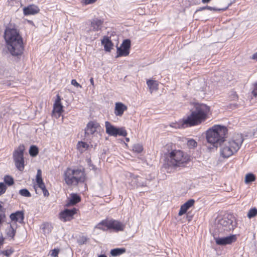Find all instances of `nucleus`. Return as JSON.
I'll use <instances>...</instances> for the list:
<instances>
[{
    "instance_id": "25",
    "label": "nucleus",
    "mask_w": 257,
    "mask_h": 257,
    "mask_svg": "<svg viewBox=\"0 0 257 257\" xmlns=\"http://www.w3.org/2000/svg\"><path fill=\"white\" fill-rule=\"evenodd\" d=\"M125 252V249L124 248H116L111 250L110 253L113 256L119 255Z\"/></svg>"
},
{
    "instance_id": "55",
    "label": "nucleus",
    "mask_w": 257,
    "mask_h": 257,
    "mask_svg": "<svg viewBox=\"0 0 257 257\" xmlns=\"http://www.w3.org/2000/svg\"><path fill=\"white\" fill-rule=\"evenodd\" d=\"M3 243V240L0 239V245Z\"/></svg>"
},
{
    "instance_id": "57",
    "label": "nucleus",
    "mask_w": 257,
    "mask_h": 257,
    "mask_svg": "<svg viewBox=\"0 0 257 257\" xmlns=\"http://www.w3.org/2000/svg\"><path fill=\"white\" fill-rule=\"evenodd\" d=\"M125 141H126V142H128L130 141V139H129V138H125Z\"/></svg>"
},
{
    "instance_id": "5",
    "label": "nucleus",
    "mask_w": 257,
    "mask_h": 257,
    "mask_svg": "<svg viewBox=\"0 0 257 257\" xmlns=\"http://www.w3.org/2000/svg\"><path fill=\"white\" fill-rule=\"evenodd\" d=\"M189 161V157L179 150H174L169 153L168 164L175 168L183 167Z\"/></svg>"
},
{
    "instance_id": "52",
    "label": "nucleus",
    "mask_w": 257,
    "mask_h": 257,
    "mask_svg": "<svg viewBox=\"0 0 257 257\" xmlns=\"http://www.w3.org/2000/svg\"><path fill=\"white\" fill-rule=\"evenodd\" d=\"M90 83L93 86V87L94 88L95 86H94V80H93V78L92 77H91L90 79Z\"/></svg>"
},
{
    "instance_id": "15",
    "label": "nucleus",
    "mask_w": 257,
    "mask_h": 257,
    "mask_svg": "<svg viewBox=\"0 0 257 257\" xmlns=\"http://www.w3.org/2000/svg\"><path fill=\"white\" fill-rule=\"evenodd\" d=\"M127 107L122 102H118L115 104L114 113L116 116H121L124 112L126 110Z\"/></svg>"
},
{
    "instance_id": "45",
    "label": "nucleus",
    "mask_w": 257,
    "mask_h": 257,
    "mask_svg": "<svg viewBox=\"0 0 257 257\" xmlns=\"http://www.w3.org/2000/svg\"><path fill=\"white\" fill-rule=\"evenodd\" d=\"M41 189L42 190L44 196H49V193L48 191L46 188V187H44V188H42Z\"/></svg>"
},
{
    "instance_id": "28",
    "label": "nucleus",
    "mask_w": 257,
    "mask_h": 257,
    "mask_svg": "<svg viewBox=\"0 0 257 257\" xmlns=\"http://www.w3.org/2000/svg\"><path fill=\"white\" fill-rule=\"evenodd\" d=\"M257 215V209L255 207L250 209L247 213V216L248 218H251Z\"/></svg>"
},
{
    "instance_id": "54",
    "label": "nucleus",
    "mask_w": 257,
    "mask_h": 257,
    "mask_svg": "<svg viewBox=\"0 0 257 257\" xmlns=\"http://www.w3.org/2000/svg\"><path fill=\"white\" fill-rule=\"evenodd\" d=\"M257 132V129H256V132H254V133H253V135L254 136L256 137H257V132Z\"/></svg>"
},
{
    "instance_id": "13",
    "label": "nucleus",
    "mask_w": 257,
    "mask_h": 257,
    "mask_svg": "<svg viewBox=\"0 0 257 257\" xmlns=\"http://www.w3.org/2000/svg\"><path fill=\"white\" fill-rule=\"evenodd\" d=\"M76 208L65 209L63 211L60 212L59 214L60 219L64 222L70 221L73 218V215L76 213Z\"/></svg>"
},
{
    "instance_id": "32",
    "label": "nucleus",
    "mask_w": 257,
    "mask_h": 257,
    "mask_svg": "<svg viewBox=\"0 0 257 257\" xmlns=\"http://www.w3.org/2000/svg\"><path fill=\"white\" fill-rule=\"evenodd\" d=\"M255 176L252 174H248L245 176V182L246 183H250L255 180Z\"/></svg>"
},
{
    "instance_id": "11",
    "label": "nucleus",
    "mask_w": 257,
    "mask_h": 257,
    "mask_svg": "<svg viewBox=\"0 0 257 257\" xmlns=\"http://www.w3.org/2000/svg\"><path fill=\"white\" fill-rule=\"evenodd\" d=\"M131 47V41L129 39L124 40L119 47L117 48L116 57L126 56L129 55Z\"/></svg>"
},
{
    "instance_id": "36",
    "label": "nucleus",
    "mask_w": 257,
    "mask_h": 257,
    "mask_svg": "<svg viewBox=\"0 0 257 257\" xmlns=\"http://www.w3.org/2000/svg\"><path fill=\"white\" fill-rule=\"evenodd\" d=\"M19 193L23 196L25 197H30L31 196V193L27 189H23L19 191Z\"/></svg>"
},
{
    "instance_id": "30",
    "label": "nucleus",
    "mask_w": 257,
    "mask_h": 257,
    "mask_svg": "<svg viewBox=\"0 0 257 257\" xmlns=\"http://www.w3.org/2000/svg\"><path fill=\"white\" fill-rule=\"evenodd\" d=\"M133 150L138 153H140L143 150V146L140 144H135L133 147Z\"/></svg>"
},
{
    "instance_id": "1",
    "label": "nucleus",
    "mask_w": 257,
    "mask_h": 257,
    "mask_svg": "<svg viewBox=\"0 0 257 257\" xmlns=\"http://www.w3.org/2000/svg\"><path fill=\"white\" fill-rule=\"evenodd\" d=\"M190 111L182 121V125L186 127L199 125L205 121L210 113V107L204 103H195Z\"/></svg>"
},
{
    "instance_id": "33",
    "label": "nucleus",
    "mask_w": 257,
    "mask_h": 257,
    "mask_svg": "<svg viewBox=\"0 0 257 257\" xmlns=\"http://www.w3.org/2000/svg\"><path fill=\"white\" fill-rule=\"evenodd\" d=\"M16 234V230L12 227V226H10V228L8 229L7 231V235L11 237L12 238H14Z\"/></svg>"
},
{
    "instance_id": "49",
    "label": "nucleus",
    "mask_w": 257,
    "mask_h": 257,
    "mask_svg": "<svg viewBox=\"0 0 257 257\" xmlns=\"http://www.w3.org/2000/svg\"><path fill=\"white\" fill-rule=\"evenodd\" d=\"M60 101H61L60 97L59 95H57V98L54 104H61Z\"/></svg>"
},
{
    "instance_id": "17",
    "label": "nucleus",
    "mask_w": 257,
    "mask_h": 257,
    "mask_svg": "<svg viewBox=\"0 0 257 257\" xmlns=\"http://www.w3.org/2000/svg\"><path fill=\"white\" fill-rule=\"evenodd\" d=\"M194 203L195 200L194 199H191L188 200L187 202L181 206L178 215L179 216H181L185 214L187 212V210L194 205Z\"/></svg>"
},
{
    "instance_id": "51",
    "label": "nucleus",
    "mask_w": 257,
    "mask_h": 257,
    "mask_svg": "<svg viewBox=\"0 0 257 257\" xmlns=\"http://www.w3.org/2000/svg\"><path fill=\"white\" fill-rule=\"evenodd\" d=\"M206 10V6L200 8L198 10H196L195 13H197L198 11H203V10Z\"/></svg>"
},
{
    "instance_id": "19",
    "label": "nucleus",
    "mask_w": 257,
    "mask_h": 257,
    "mask_svg": "<svg viewBox=\"0 0 257 257\" xmlns=\"http://www.w3.org/2000/svg\"><path fill=\"white\" fill-rule=\"evenodd\" d=\"M25 15H35L40 11L39 8L36 6L31 5L26 7L23 10Z\"/></svg>"
},
{
    "instance_id": "29",
    "label": "nucleus",
    "mask_w": 257,
    "mask_h": 257,
    "mask_svg": "<svg viewBox=\"0 0 257 257\" xmlns=\"http://www.w3.org/2000/svg\"><path fill=\"white\" fill-rule=\"evenodd\" d=\"M30 155L32 157H35L38 154V149L36 146H32L29 149Z\"/></svg>"
},
{
    "instance_id": "12",
    "label": "nucleus",
    "mask_w": 257,
    "mask_h": 257,
    "mask_svg": "<svg viewBox=\"0 0 257 257\" xmlns=\"http://www.w3.org/2000/svg\"><path fill=\"white\" fill-rule=\"evenodd\" d=\"M100 130L99 124L96 121H89L85 128V137H87L89 135H94L96 132Z\"/></svg>"
},
{
    "instance_id": "40",
    "label": "nucleus",
    "mask_w": 257,
    "mask_h": 257,
    "mask_svg": "<svg viewBox=\"0 0 257 257\" xmlns=\"http://www.w3.org/2000/svg\"><path fill=\"white\" fill-rule=\"evenodd\" d=\"M37 183L38 185V187L41 189L42 188H44L45 187V184L43 181L42 178H39L38 179H36Z\"/></svg>"
},
{
    "instance_id": "21",
    "label": "nucleus",
    "mask_w": 257,
    "mask_h": 257,
    "mask_svg": "<svg viewBox=\"0 0 257 257\" xmlns=\"http://www.w3.org/2000/svg\"><path fill=\"white\" fill-rule=\"evenodd\" d=\"M24 216L23 211H17L15 213H12L10 215V218L13 221H18L20 223L23 222Z\"/></svg>"
},
{
    "instance_id": "56",
    "label": "nucleus",
    "mask_w": 257,
    "mask_h": 257,
    "mask_svg": "<svg viewBox=\"0 0 257 257\" xmlns=\"http://www.w3.org/2000/svg\"><path fill=\"white\" fill-rule=\"evenodd\" d=\"M98 257H107L105 255L101 254Z\"/></svg>"
},
{
    "instance_id": "18",
    "label": "nucleus",
    "mask_w": 257,
    "mask_h": 257,
    "mask_svg": "<svg viewBox=\"0 0 257 257\" xmlns=\"http://www.w3.org/2000/svg\"><path fill=\"white\" fill-rule=\"evenodd\" d=\"M103 21L98 18H94L91 21L90 25L93 31L101 30Z\"/></svg>"
},
{
    "instance_id": "23",
    "label": "nucleus",
    "mask_w": 257,
    "mask_h": 257,
    "mask_svg": "<svg viewBox=\"0 0 257 257\" xmlns=\"http://www.w3.org/2000/svg\"><path fill=\"white\" fill-rule=\"evenodd\" d=\"M80 200L81 198L79 195L73 193L71 194L70 198L67 205V206L74 205L80 202Z\"/></svg>"
},
{
    "instance_id": "3",
    "label": "nucleus",
    "mask_w": 257,
    "mask_h": 257,
    "mask_svg": "<svg viewBox=\"0 0 257 257\" xmlns=\"http://www.w3.org/2000/svg\"><path fill=\"white\" fill-rule=\"evenodd\" d=\"M243 141L241 135L237 134L233 136L230 140L223 141L220 145V155L224 158H227L237 152Z\"/></svg>"
},
{
    "instance_id": "14",
    "label": "nucleus",
    "mask_w": 257,
    "mask_h": 257,
    "mask_svg": "<svg viewBox=\"0 0 257 257\" xmlns=\"http://www.w3.org/2000/svg\"><path fill=\"white\" fill-rule=\"evenodd\" d=\"M74 177L73 169L67 168L64 175V180L66 183L68 185H76L75 184L76 180Z\"/></svg>"
},
{
    "instance_id": "4",
    "label": "nucleus",
    "mask_w": 257,
    "mask_h": 257,
    "mask_svg": "<svg viewBox=\"0 0 257 257\" xmlns=\"http://www.w3.org/2000/svg\"><path fill=\"white\" fill-rule=\"evenodd\" d=\"M227 133L226 127L221 125H214L206 132V140L213 147L217 148L224 141Z\"/></svg>"
},
{
    "instance_id": "6",
    "label": "nucleus",
    "mask_w": 257,
    "mask_h": 257,
    "mask_svg": "<svg viewBox=\"0 0 257 257\" xmlns=\"http://www.w3.org/2000/svg\"><path fill=\"white\" fill-rule=\"evenodd\" d=\"M25 146L23 144L19 146L14 151L13 157L16 168L20 171H23L25 167L24 152Z\"/></svg>"
},
{
    "instance_id": "50",
    "label": "nucleus",
    "mask_w": 257,
    "mask_h": 257,
    "mask_svg": "<svg viewBox=\"0 0 257 257\" xmlns=\"http://www.w3.org/2000/svg\"><path fill=\"white\" fill-rule=\"evenodd\" d=\"M251 59L257 61V52L252 55Z\"/></svg>"
},
{
    "instance_id": "7",
    "label": "nucleus",
    "mask_w": 257,
    "mask_h": 257,
    "mask_svg": "<svg viewBox=\"0 0 257 257\" xmlns=\"http://www.w3.org/2000/svg\"><path fill=\"white\" fill-rule=\"evenodd\" d=\"M104 225L108 229H112L116 231H123L125 226V224L121 222L116 220H103L99 223L96 227L105 230V228H102L101 226Z\"/></svg>"
},
{
    "instance_id": "16",
    "label": "nucleus",
    "mask_w": 257,
    "mask_h": 257,
    "mask_svg": "<svg viewBox=\"0 0 257 257\" xmlns=\"http://www.w3.org/2000/svg\"><path fill=\"white\" fill-rule=\"evenodd\" d=\"M105 126L106 133L111 136L116 137L118 135L117 128L113 125L109 121H105Z\"/></svg>"
},
{
    "instance_id": "44",
    "label": "nucleus",
    "mask_w": 257,
    "mask_h": 257,
    "mask_svg": "<svg viewBox=\"0 0 257 257\" xmlns=\"http://www.w3.org/2000/svg\"><path fill=\"white\" fill-rule=\"evenodd\" d=\"M71 84L75 87L81 88V85H80L75 79H72L71 80Z\"/></svg>"
},
{
    "instance_id": "53",
    "label": "nucleus",
    "mask_w": 257,
    "mask_h": 257,
    "mask_svg": "<svg viewBox=\"0 0 257 257\" xmlns=\"http://www.w3.org/2000/svg\"><path fill=\"white\" fill-rule=\"evenodd\" d=\"M210 1H211V0H202V2L203 4L208 3Z\"/></svg>"
},
{
    "instance_id": "48",
    "label": "nucleus",
    "mask_w": 257,
    "mask_h": 257,
    "mask_svg": "<svg viewBox=\"0 0 257 257\" xmlns=\"http://www.w3.org/2000/svg\"><path fill=\"white\" fill-rule=\"evenodd\" d=\"M252 93L254 96H257V84L254 86V88L252 91Z\"/></svg>"
},
{
    "instance_id": "2",
    "label": "nucleus",
    "mask_w": 257,
    "mask_h": 257,
    "mask_svg": "<svg viewBox=\"0 0 257 257\" xmlns=\"http://www.w3.org/2000/svg\"><path fill=\"white\" fill-rule=\"evenodd\" d=\"M4 38L8 45V49L13 56H18L23 54L24 50L23 39L16 29L6 28Z\"/></svg>"
},
{
    "instance_id": "35",
    "label": "nucleus",
    "mask_w": 257,
    "mask_h": 257,
    "mask_svg": "<svg viewBox=\"0 0 257 257\" xmlns=\"http://www.w3.org/2000/svg\"><path fill=\"white\" fill-rule=\"evenodd\" d=\"M51 225L48 223L43 224V230L44 233H48L51 231Z\"/></svg>"
},
{
    "instance_id": "42",
    "label": "nucleus",
    "mask_w": 257,
    "mask_h": 257,
    "mask_svg": "<svg viewBox=\"0 0 257 257\" xmlns=\"http://www.w3.org/2000/svg\"><path fill=\"white\" fill-rule=\"evenodd\" d=\"M13 252V251L11 249L6 250H4L3 251V254L8 257L10 256L12 254Z\"/></svg>"
},
{
    "instance_id": "20",
    "label": "nucleus",
    "mask_w": 257,
    "mask_h": 257,
    "mask_svg": "<svg viewBox=\"0 0 257 257\" xmlns=\"http://www.w3.org/2000/svg\"><path fill=\"white\" fill-rule=\"evenodd\" d=\"M74 178L76 180L75 184H77L79 182H83L84 181V173L81 169H73Z\"/></svg>"
},
{
    "instance_id": "38",
    "label": "nucleus",
    "mask_w": 257,
    "mask_h": 257,
    "mask_svg": "<svg viewBox=\"0 0 257 257\" xmlns=\"http://www.w3.org/2000/svg\"><path fill=\"white\" fill-rule=\"evenodd\" d=\"M7 187L4 183H0V196L5 193Z\"/></svg>"
},
{
    "instance_id": "24",
    "label": "nucleus",
    "mask_w": 257,
    "mask_h": 257,
    "mask_svg": "<svg viewBox=\"0 0 257 257\" xmlns=\"http://www.w3.org/2000/svg\"><path fill=\"white\" fill-rule=\"evenodd\" d=\"M147 84L149 88L151 93L154 90H157L158 89V82L154 80L149 79L147 81Z\"/></svg>"
},
{
    "instance_id": "26",
    "label": "nucleus",
    "mask_w": 257,
    "mask_h": 257,
    "mask_svg": "<svg viewBox=\"0 0 257 257\" xmlns=\"http://www.w3.org/2000/svg\"><path fill=\"white\" fill-rule=\"evenodd\" d=\"M88 145L83 142H79L77 145V149L81 153H83L87 149Z\"/></svg>"
},
{
    "instance_id": "59",
    "label": "nucleus",
    "mask_w": 257,
    "mask_h": 257,
    "mask_svg": "<svg viewBox=\"0 0 257 257\" xmlns=\"http://www.w3.org/2000/svg\"><path fill=\"white\" fill-rule=\"evenodd\" d=\"M89 31H90V30H87V32L88 33Z\"/></svg>"
},
{
    "instance_id": "58",
    "label": "nucleus",
    "mask_w": 257,
    "mask_h": 257,
    "mask_svg": "<svg viewBox=\"0 0 257 257\" xmlns=\"http://www.w3.org/2000/svg\"><path fill=\"white\" fill-rule=\"evenodd\" d=\"M2 208V206L1 205V204H0V209Z\"/></svg>"
},
{
    "instance_id": "8",
    "label": "nucleus",
    "mask_w": 257,
    "mask_h": 257,
    "mask_svg": "<svg viewBox=\"0 0 257 257\" xmlns=\"http://www.w3.org/2000/svg\"><path fill=\"white\" fill-rule=\"evenodd\" d=\"M235 226V223L234 222L233 218L232 216L224 217L222 218L219 219L217 221V227L221 229H223L224 231H229L233 230Z\"/></svg>"
},
{
    "instance_id": "46",
    "label": "nucleus",
    "mask_w": 257,
    "mask_h": 257,
    "mask_svg": "<svg viewBox=\"0 0 257 257\" xmlns=\"http://www.w3.org/2000/svg\"><path fill=\"white\" fill-rule=\"evenodd\" d=\"M97 0H84V2L85 5H89L94 3Z\"/></svg>"
},
{
    "instance_id": "22",
    "label": "nucleus",
    "mask_w": 257,
    "mask_h": 257,
    "mask_svg": "<svg viewBox=\"0 0 257 257\" xmlns=\"http://www.w3.org/2000/svg\"><path fill=\"white\" fill-rule=\"evenodd\" d=\"M101 43L104 46L105 51L110 52L113 46V43L108 37H104L101 40Z\"/></svg>"
},
{
    "instance_id": "47",
    "label": "nucleus",
    "mask_w": 257,
    "mask_h": 257,
    "mask_svg": "<svg viewBox=\"0 0 257 257\" xmlns=\"http://www.w3.org/2000/svg\"><path fill=\"white\" fill-rule=\"evenodd\" d=\"M42 178V174L41 170L39 169L37 171V173L36 175V179Z\"/></svg>"
},
{
    "instance_id": "31",
    "label": "nucleus",
    "mask_w": 257,
    "mask_h": 257,
    "mask_svg": "<svg viewBox=\"0 0 257 257\" xmlns=\"http://www.w3.org/2000/svg\"><path fill=\"white\" fill-rule=\"evenodd\" d=\"M4 181L9 186L12 185L14 183V179L10 176L7 175L4 178Z\"/></svg>"
},
{
    "instance_id": "39",
    "label": "nucleus",
    "mask_w": 257,
    "mask_h": 257,
    "mask_svg": "<svg viewBox=\"0 0 257 257\" xmlns=\"http://www.w3.org/2000/svg\"><path fill=\"white\" fill-rule=\"evenodd\" d=\"M87 241V238L85 236H81L78 239V243L80 245H82L85 243Z\"/></svg>"
},
{
    "instance_id": "9",
    "label": "nucleus",
    "mask_w": 257,
    "mask_h": 257,
    "mask_svg": "<svg viewBox=\"0 0 257 257\" xmlns=\"http://www.w3.org/2000/svg\"><path fill=\"white\" fill-rule=\"evenodd\" d=\"M126 176L132 179L130 184L134 187H144L147 185V180L145 178L138 176H135L131 173H127Z\"/></svg>"
},
{
    "instance_id": "27",
    "label": "nucleus",
    "mask_w": 257,
    "mask_h": 257,
    "mask_svg": "<svg viewBox=\"0 0 257 257\" xmlns=\"http://www.w3.org/2000/svg\"><path fill=\"white\" fill-rule=\"evenodd\" d=\"M63 106L62 104H54L53 108V112L58 114V117H60L61 113L63 111Z\"/></svg>"
},
{
    "instance_id": "10",
    "label": "nucleus",
    "mask_w": 257,
    "mask_h": 257,
    "mask_svg": "<svg viewBox=\"0 0 257 257\" xmlns=\"http://www.w3.org/2000/svg\"><path fill=\"white\" fill-rule=\"evenodd\" d=\"M214 239L216 243L219 245H225L230 244L235 242L236 240L235 235H231L227 236H217L216 234L213 235Z\"/></svg>"
},
{
    "instance_id": "43",
    "label": "nucleus",
    "mask_w": 257,
    "mask_h": 257,
    "mask_svg": "<svg viewBox=\"0 0 257 257\" xmlns=\"http://www.w3.org/2000/svg\"><path fill=\"white\" fill-rule=\"evenodd\" d=\"M59 250L58 249H54L52 251L51 255L53 257L57 256Z\"/></svg>"
},
{
    "instance_id": "34",
    "label": "nucleus",
    "mask_w": 257,
    "mask_h": 257,
    "mask_svg": "<svg viewBox=\"0 0 257 257\" xmlns=\"http://www.w3.org/2000/svg\"><path fill=\"white\" fill-rule=\"evenodd\" d=\"M197 144V142L193 139H190L187 142V146L190 149L196 147Z\"/></svg>"
},
{
    "instance_id": "41",
    "label": "nucleus",
    "mask_w": 257,
    "mask_h": 257,
    "mask_svg": "<svg viewBox=\"0 0 257 257\" xmlns=\"http://www.w3.org/2000/svg\"><path fill=\"white\" fill-rule=\"evenodd\" d=\"M206 10H208L210 11H220V10L224 11L227 9V8H226L225 9H217L216 8L211 7L208 6H206Z\"/></svg>"
},
{
    "instance_id": "37",
    "label": "nucleus",
    "mask_w": 257,
    "mask_h": 257,
    "mask_svg": "<svg viewBox=\"0 0 257 257\" xmlns=\"http://www.w3.org/2000/svg\"><path fill=\"white\" fill-rule=\"evenodd\" d=\"M118 135V136L125 137L127 135V132L126 130L123 128H117Z\"/></svg>"
}]
</instances>
